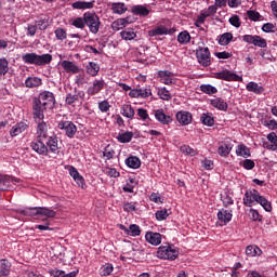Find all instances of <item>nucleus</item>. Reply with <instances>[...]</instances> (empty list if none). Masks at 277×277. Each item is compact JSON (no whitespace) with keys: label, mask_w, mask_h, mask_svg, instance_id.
<instances>
[{"label":"nucleus","mask_w":277,"mask_h":277,"mask_svg":"<svg viewBox=\"0 0 277 277\" xmlns=\"http://www.w3.org/2000/svg\"><path fill=\"white\" fill-rule=\"evenodd\" d=\"M243 206L252 208L256 203L260 205L266 212H272V202L258 189H248L242 198Z\"/></svg>","instance_id":"f257e3e1"},{"label":"nucleus","mask_w":277,"mask_h":277,"mask_svg":"<svg viewBox=\"0 0 277 277\" xmlns=\"http://www.w3.org/2000/svg\"><path fill=\"white\" fill-rule=\"evenodd\" d=\"M55 106V97L50 91H42L36 102V118L44 119L43 111L47 109H53Z\"/></svg>","instance_id":"f03ea898"},{"label":"nucleus","mask_w":277,"mask_h":277,"mask_svg":"<svg viewBox=\"0 0 277 277\" xmlns=\"http://www.w3.org/2000/svg\"><path fill=\"white\" fill-rule=\"evenodd\" d=\"M55 215H56V212L52 209H48L45 207H37L36 208L37 223L42 222V224L37 225V228L39 230H51V228H49L50 226L49 219L54 217Z\"/></svg>","instance_id":"7ed1b4c3"},{"label":"nucleus","mask_w":277,"mask_h":277,"mask_svg":"<svg viewBox=\"0 0 277 277\" xmlns=\"http://www.w3.org/2000/svg\"><path fill=\"white\" fill-rule=\"evenodd\" d=\"M84 17H85V26L89 27V31H91V34L96 36V34L100 31L101 24H102L100 16L96 13L85 12Z\"/></svg>","instance_id":"20e7f679"},{"label":"nucleus","mask_w":277,"mask_h":277,"mask_svg":"<svg viewBox=\"0 0 277 277\" xmlns=\"http://www.w3.org/2000/svg\"><path fill=\"white\" fill-rule=\"evenodd\" d=\"M156 256L161 260L173 261L179 256V251L172 248L169 243H167L166 246H161L158 248Z\"/></svg>","instance_id":"39448f33"},{"label":"nucleus","mask_w":277,"mask_h":277,"mask_svg":"<svg viewBox=\"0 0 277 277\" xmlns=\"http://www.w3.org/2000/svg\"><path fill=\"white\" fill-rule=\"evenodd\" d=\"M56 128L62 130L69 138H74L78 132V128L72 121L61 120L57 122Z\"/></svg>","instance_id":"423d86ee"},{"label":"nucleus","mask_w":277,"mask_h":277,"mask_svg":"<svg viewBox=\"0 0 277 277\" xmlns=\"http://www.w3.org/2000/svg\"><path fill=\"white\" fill-rule=\"evenodd\" d=\"M196 56L201 66L203 67L211 66V52L208 47L205 48L202 45H199L196 51Z\"/></svg>","instance_id":"0eeeda50"},{"label":"nucleus","mask_w":277,"mask_h":277,"mask_svg":"<svg viewBox=\"0 0 277 277\" xmlns=\"http://www.w3.org/2000/svg\"><path fill=\"white\" fill-rule=\"evenodd\" d=\"M242 41L260 49H266L268 47L267 40L259 35H245L242 36Z\"/></svg>","instance_id":"6e6552de"},{"label":"nucleus","mask_w":277,"mask_h":277,"mask_svg":"<svg viewBox=\"0 0 277 277\" xmlns=\"http://www.w3.org/2000/svg\"><path fill=\"white\" fill-rule=\"evenodd\" d=\"M214 79L217 80H224L227 82H240L242 81V77L237 75L236 72H233L228 69H223L222 71L214 72Z\"/></svg>","instance_id":"1a4fd4ad"},{"label":"nucleus","mask_w":277,"mask_h":277,"mask_svg":"<svg viewBox=\"0 0 277 277\" xmlns=\"http://www.w3.org/2000/svg\"><path fill=\"white\" fill-rule=\"evenodd\" d=\"M106 88L105 79L102 78H95L93 81H91V85L88 88L87 93L89 96H95L100 94L104 89Z\"/></svg>","instance_id":"9d476101"},{"label":"nucleus","mask_w":277,"mask_h":277,"mask_svg":"<svg viewBox=\"0 0 277 277\" xmlns=\"http://www.w3.org/2000/svg\"><path fill=\"white\" fill-rule=\"evenodd\" d=\"M50 124L44 122L43 119L37 121V140H48V131H49Z\"/></svg>","instance_id":"9b49d317"},{"label":"nucleus","mask_w":277,"mask_h":277,"mask_svg":"<svg viewBox=\"0 0 277 277\" xmlns=\"http://www.w3.org/2000/svg\"><path fill=\"white\" fill-rule=\"evenodd\" d=\"M216 217L219 219V222H221L224 225H227L233 220V210L221 208L219 210V213H216Z\"/></svg>","instance_id":"f8f14e48"},{"label":"nucleus","mask_w":277,"mask_h":277,"mask_svg":"<svg viewBox=\"0 0 277 277\" xmlns=\"http://www.w3.org/2000/svg\"><path fill=\"white\" fill-rule=\"evenodd\" d=\"M175 117L181 126H188L193 122V115L189 111L181 110Z\"/></svg>","instance_id":"ddd939ff"},{"label":"nucleus","mask_w":277,"mask_h":277,"mask_svg":"<svg viewBox=\"0 0 277 277\" xmlns=\"http://www.w3.org/2000/svg\"><path fill=\"white\" fill-rule=\"evenodd\" d=\"M84 96L83 91H78L77 88H75V93H67L65 103L69 106L76 104L79 102L80 98Z\"/></svg>","instance_id":"4468645a"},{"label":"nucleus","mask_w":277,"mask_h":277,"mask_svg":"<svg viewBox=\"0 0 277 277\" xmlns=\"http://www.w3.org/2000/svg\"><path fill=\"white\" fill-rule=\"evenodd\" d=\"M173 76L174 74L170 70H159L158 77L160 78V82L166 85L173 84Z\"/></svg>","instance_id":"2eb2a0df"},{"label":"nucleus","mask_w":277,"mask_h":277,"mask_svg":"<svg viewBox=\"0 0 277 277\" xmlns=\"http://www.w3.org/2000/svg\"><path fill=\"white\" fill-rule=\"evenodd\" d=\"M61 66L64 68V70L67 74H72V75H77L80 72V68L71 61H63L61 63Z\"/></svg>","instance_id":"dca6fc26"},{"label":"nucleus","mask_w":277,"mask_h":277,"mask_svg":"<svg viewBox=\"0 0 277 277\" xmlns=\"http://www.w3.org/2000/svg\"><path fill=\"white\" fill-rule=\"evenodd\" d=\"M210 105L221 111H227L228 109L227 102H225V100H222V97H214V100H210Z\"/></svg>","instance_id":"f3484780"},{"label":"nucleus","mask_w":277,"mask_h":277,"mask_svg":"<svg viewBox=\"0 0 277 277\" xmlns=\"http://www.w3.org/2000/svg\"><path fill=\"white\" fill-rule=\"evenodd\" d=\"M267 140L268 142L264 143V147L273 150V151H277V135L275 132H271L267 135Z\"/></svg>","instance_id":"a211bd4d"},{"label":"nucleus","mask_w":277,"mask_h":277,"mask_svg":"<svg viewBox=\"0 0 277 277\" xmlns=\"http://www.w3.org/2000/svg\"><path fill=\"white\" fill-rule=\"evenodd\" d=\"M145 239L148 243L153 245V246H159L161 245V234L159 233H153V232H148L145 235Z\"/></svg>","instance_id":"6ab92c4d"},{"label":"nucleus","mask_w":277,"mask_h":277,"mask_svg":"<svg viewBox=\"0 0 277 277\" xmlns=\"http://www.w3.org/2000/svg\"><path fill=\"white\" fill-rule=\"evenodd\" d=\"M155 118L163 126H168L173 121L170 116L164 115L162 109L155 110Z\"/></svg>","instance_id":"aec40b11"},{"label":"nucleus","mask_w":277,"mask_h":277,"mask_svg":"<svg viewBox=\"0 0 277 277\" xmlns=\"http://www.w3.org/2000/svg\"><path fill=\"white\" fill-rule=\"evenodd\" d=\"M126 166L133 170H138L142 166V161L136 156H130L124 160Z\"/></svg>","instance_id":"412c9836"},{"label":"nucleus","mask_w":277,"mask_h":277,"mask_svg":"<svg viewBox=\"0 0 277 277\" xmlns=\"http://www.w3.org/2000/svg\"><path fill=\"white\" fill-rule=\"evenodd\" d=\"M26 130H27V123L18 122L11 128L10 135L11 137H16L17 135H21V133H23Z\"/></svg>","instance_id":"4be33fe9"},{"label":"nucleus","mask_w":277,"mask_h":277,"mask_svg":"<svg viewBox=\"0 0 277 277\" xmlns=\"http://www.w3.org/2000/svg\"><path fill=\"white\" fill-rule=\"evenodd\" d=\"M120 114L128 119H134L135 117V110L131 104H122Z\"/></svg>","instance_id":"5701e85b"},{"label":"nucleus","mask_w":277,"mask_h":277,"mask_svg":"<svg viewBox=\"0 0 277 277\" xmlns=\"http://www.w3.org/2000/svg\"><path fill=\"white\" fill-rule=\"evenodd\" d=\"M246 89L248 92H252L254 94H263L265 91L263 85H260L258 82L254 81L248 82Z\"/></svg>","instance_id":"b1692460"},{"label":"nucleus","mask_w":277,"mask_h":277,"mask_svg":"<svg viewBox=\"0 0 277 277\" xmlns=\"http://www.w3.org/2000/svg\"><path fill=\"white\" fill-rule=\"evenodd\" d=\"M44 142L47 143V140H37L36 153H38L39 155H43V157H47L49 154V148Z\"/></svg>","instance_id":"393cba45"},{"label":"nucleus","mask_w":277,"mask_h":277,"mask_svg":"<svg viewBox=\"0 0 277 277\" xmlns=\"http://www.w3.org/2000/svg\"><path fill=\"white\" fill-rule=\"evenodd\" d=\"M12 189V177L0 175V192H9Z\"/></svg>","instance_id":"a878e982"},{"label":"nucleus","mask_w":277,"mask_h":277,"mask_svg":"<svg viewBox=\"0 0 277 277\" xmlns=\"http://www.w3.org/2000/svg\"><path fill=\"white\" fill-rule=\"evenodd\" d=\"M110 10L114 14L122 15L128 11V6L126 3L117 2V3H111Z\"/></svg>","instance_id":"bb28decb"},{"label":"nucleus","mask_w":277,"mask_h":277,"mask_svg":"<svg viewBox=\"0 0 277 277\" xmlns=\"http://www.w3.org/2000/svg\"><path fill=\"white\" fill-rule=\"evenodd\" d=\"M134 137V133L133 132H120L118 133L116 140L119 142V143H122V144H126V143H130Z\"/></svg>","instance_id":"cd10ccee"},{"label":"nucleus","mask_w":277,"mask_h":277,"mask_svg":"<svg viewBox=\"0 0 277 277\" xmlns=\"http://www.w3.org/2000/svg\"><path fill=\"white\" fill-rule=\"evenodd\" d=\"M47 146L49 147V149L51 150V153H56L58 150V140L55 135L52 136H48L47 141H45Z\"/></svg>","instance_id":"c85d7f7f"},{"label":"nucleus","mask_w":277,"mask_h":277,"mask_svg":"<svg viewBox=\"0 0 277 277\" xmlns=\"http://www.w3.org/2000/svg\"><path fill=\"white\" fill-rule=\"evenodd\" d=\"M101 71V66L95 62H89L87 66V72L91 77H96Z\"/></svg>","instance_id":"c756f323"},{"label":"nucleus","mask_w":277,"mask_h":277,"mask_svg":"<svg viewBox=\"0 0 277 277\" xmlns=\"http://www.w3.org/2000/svg\"><path fill=\"white\" fill-rule=\"evenodd\" d=\"M12 264L8 260L0 261V277L10 276V268Z\"/></svg>","instance_id":"7c9ffc66"},{"label":"nucleus","mask_w":277,"mask_h":277,"mask_svg":"<svg viewBox=\"0 0 277 277\" xmlns=\"http://www.w3.org/2000/svg\"><path fill=\"white\" fill-rule=\"evenodd\" d=\"M52 62V55L51 54H42V55H36V65L37 66H45Z\"/></svg>","instance_id":"2f4dec72"},{"label":"nucleus","mask_w":277,"mask_h":277,"mask_svg":"<svg viewBox=\"0 0 277 277\" xmlns=\"http://www.w3.org/2000/svg\"><path fill=\"white\" fill-rule=\"evenodd\" d=\"M236 155H237V157H243L245 159H247L248 157H251V150L249 147L241 144V145L237 146Z\"/></svg>","instance_id":"473e14b6"},{"label":"nucleus","mask_w":277,"mask_h":277,"mask_svg":"<svg viewBox=\"0 0 277 277\" xmlns=\"http://www.w3.org/2000/svg\"><path fill=\"white\" fill-rule=\"evenodd\" d=\"M132 13L140 16H148L150 14V10L145 5H135L132 8Z\"/></svg>","instance_id":"72a5a7b5"},{"label":"nucleus","mask_w":277,"mask_h":277,"mask_svg":"<svg viewBox=\"0 0 277 277\" xmlns=\"http://www.w3.org/2000/svg\"><path fill=\"white\" fill-rule=\"evenodd\" d=\"M168 34H169L168 28L164 27V26H162V25H160V26H158V27H156V28H154V29H150V30L148 31V35H149L150 37H155V36H167Z\"/></svg>","instance_id":"f704fd0d"},{"label":"nucleus","mask_w":277,"mask_h":277,"mask_svg":"<svg viewBox=\"0 0 277 277\" xmlns=\"http://www.w3.org/2000/svg\"><path fill=\"white\" fill-rule=\"evenodd\" d=\"M233 39L234 35L232 32H224L219 38V44H221V47H227V44H230Z\"/></svg>","instance_id":"c9c22d12"},{"label":"nucleus","mask_w":277,"mask_h":277,"mask_svg":"<svg viewBox=\"0 0 277 277\" xmlns=\"http://www.w3.org/2000/svg\"><path fill=\"white\" fill-rule=\"evenodd\" d=\"M95 1L85 2V1H77L72 3V8L77 10H87V9H93Z\"/></svg>","instance_id":"e433bc0d"},{"label":"nucleus","mask_w":277,"mask_h":277,"mask_svg":"<svg viewBox=\"0 0 277 277\" xmlns=\"http://www.w3.org/2000/svg\"><path fill=\"white\" fill-rule=\"evenodd\" d=\"M263 251L256 246H248L246 248V255L249 258L262 255Z\"/></svg>","instance_id":"4c0bfd02"},{"label":"nucleus","mask_w":277,"mask_h":277,"mask_svg":"<svg viewBox=\"0 0 277 277\" xmlns=\"http://www.w3.org/2000/svg\"><path fill=\"white\" fill-rule=\"evenodd\" d=\"M122 40H135L136 32L133 28H127L120 32Z\"/></svg>","instance_id":"58836bf2"},{"label":"nucleus","mask_w":277,"mask_h":277,"mask_svg":"<svg viewBox=\"0 0 277 277\" xmlns=\"http://www.w3.org/2000/svg\"><path fill=\"white\" fill-rule=\"evenodd\" d=\"M127 24H129L127 18H118L111 23V29L115 31L121 30L127 26Z\"/></svg>","instance_id":"ea45409f"},{"label":"nucleus","mask_w":277,"mask_h":277,"mask_svg":"<svg viewBox=\"0 0 277 277\" xmlns=\"http://www.w3.org/2000/svg\"><path fill=\"white\" fill-rule=\"evenodd\" d=\"M171 213H172L171 209H166L164 208V209H161V210H157L156 211V220L159 221V222L164 221V220H167V217L169 215H171Z\"/></svg>","instance_id":"a19ab883"},{"label":"nucleus","mask_w":277,"mask_h":277,"mask_svg":"<svg viewBox=\"0 0 277 277\" xmlns=\"http://www.w3.org/2000/svg\"><path fill=\"white\" fill-rule=\"evenodd\" d=\"M19 217H34L36 215V208H26L17 210Z\"/></svg>","instance_id":"79ce46f5"},{"label":"nucleus","mask_w":277,"mask_h":277,"mask_svg":"<svg viewBox=\"0 0 277 277\" xmlns=\"http://www.w3.org/2000/svg\"><path fill=\"white\" fill-rule=\"evenodd\" d=\"M232 149H233L232 145L222 143L221 146H219V155H221V157H228Z\"/></svg>","instance_id":"37998d69"},{"label":"nucleus","mask_w":277,"mask_h":277,"mask_svg":"<svg viewBox=\"0 0 277 277\" xmlns=\"http://www.w3.org/2000/svg\"><path fill=\"white\" fill-rule=\"evenodd\" d=\"M190 40H192V37L187 30L180 32L177 36V41L180 42V44H188Z\"/></svg>","instance_id":"c03bdc74"},{"label":"nucleus","mask_w":277,"mask_h":277,"mask_svg":"<svg viewBox=\"0 0 277 277\" xmlns=\"http://www.w3.org/2000/svg\"><path fill=\"white\" fill-rule=\"evenodd\" d=\"M249 217L250 220H252L253 222H263V216L262 214L259 212V210L251 208L249 210Z\"/></svg>","instance_id":"a18cd8bd"},{"label":"nucleus","mask_w":277,"mask_h":277,"mask_svg":"<svg viewBox=\"0 0 277 277\" xmlns=\"http://www.w3.org/2000/svg\"><path fill=\"white\" fill-rule=\"evenodd\" d=\"M114 272V265L110 263H106L100 268V276H110Z\"/></svg>","instance_id":"49530a36"},{"label":"nucleus","mask_w":277,"mask_h":277,"mask_svg":"<svg viewBox=\"0 0 277 277\" xmlns=\"http://www.w3.org/2000/svg\"><path fill=\"white\" fill-rule=\"evenodd\" d=\"M201 92L208 95H213L217 93V89L212 84H201L200 85Z\"/></svg>","instance_id":"de8ad7c7"},{"label":"nucleus","mask_w":277,"mask_h":277,"mask_svg":"<svg viewBox=\"0 0 277 277\" xmlns=\"http://www.w3.org/2000/svg\"><path fill=\"white\" fill-rule=\"evenodd\" d=\"M72 26L79 29H84L85 28V16L83 14V17H77L72 21L71 23Z\"/></svg>","instance_id":"09e8293b"},{"label":"nucleus","mask_w":277,"mask_h":277,"mask_svg":"<svg viewBox=\"0 0 277 277\" xmlns=\"http://www.w3.org/2000/svg\"><path fill=\"white\" fill-rule=\"evenodd\" d=\"M200 120H201V122H202L205 126H208V127H212V126H214V123H215L214 118L211 117V116H209L208 114H202Z\"/></svg>","instance_id":"8fccbe9b"},{"label":"nucleus","mask_w":277,"mask_h":277,"mask_svg":"<svg viewBox=\"0 0 277 277\" xmlns=\"http://www.w3.org/2000/svg\"><path fill=\"white\" fill-rule=\"evenodd\" d=\"M158 95L162 101H170L172 98L169 90L166 87H162L158 90Z\"/></svg>","instance_id":"3c124183"},{"label":"nucleus","mask_w":277,"mask_h":277,"mask_svg":"<svg viewBox=\"0 0 277 277\" xmlns=\"http://www.w3.org/2000/svg\"><path fill=\"white\" fill-rule=\"evenodd\" d=\"M24 64H36V53H27L22 56Z\"/></svg>","instance_id":"603ef678"},{"label":"nucleus","mask_w":277,"mask_h":277,"mask_svg":"<svg viewBox=\"0 0 277 277\" xmlns=\"http://www.w3.org/2000/svg\"><path fill=\"white\" fill-rule=\"evenodd\" d=\"M8 66H10V63H8V60L0 58V77L1 75H8V70H10Z\"/></svg>","instance_id":"864d4df0"},{"label":"nucleus","mask_w":277,"mask_h":277,"mask_svg":"<svg viewBox=\"0 0 277 277\" xmlns=\"http://www.w3.org/2000/svg\"><path fill=\"white\" fill-rule=\"evenodd\" d=\"M141 234H142V230H141L140 225L133 224V225L129 226V235L130 236L136 237V236H141Z\"/></svg>","instance_id":"5fc2aeb1"},{"label":"nucleus","mask_w":277,"mask_h":277,"mask_svg":"<svg viewBox=\"0 0 277 277\" xmlns=\"http://www.w3.org/2000/svg\"><path fill=\"white\" fill-rule=\"evenodd\" d=\"M247 15L249 17L250 21H253V22H258V21H261L262 18V15L261 13L256 12V11H247Z\"/></svg>","instance_id":"6e6d98bb"},{"label":"nucleus","mask_w":277,"mask_h":277,"mask_svg":"<svg viewBox=\"0 0 277 277\" xmlns=\"http://www.w3.org/2000/svg\"><path fill=\"white\" fill-rule=\"evenodd\" d=\"M217 12V8L216 5H210L208 10L202 11L201 14L203 15V17L208 18L212 15H214Z\"/></svg>","instance_id":"4d7b16f0"},{"label":"nucleus","mask_w":277,"mask_h":277,"mask_svg":"<svg viewBox=\"0 0 277 277\" xmlns=\"http://www.w3.org/2000/svg\"><path fill=\"white\" fill-rule=\"evenodd\" d=\"M241 166L245 170L252 171L255 168V162L252 159H246Z\"/></svg>","instance_id":"13d9d810"},{"label":"nucleus","mask_w":277,"mask_h":277,"mask_svg":"<svg viewBox=\"0 0 277 277\" xmlns=\"http://www.w3.org/2000/svg\"><path fill=\"white\" fill-rule=\"evenodd\" d=\"M115 154V149L110 148L109 146L105 147L103 150V157H105L107 160L114 159Z\"/></svg>","instance_id":"bf43d9fd"},{"label":"nucleus","mask_w":277,"mask_h":277,"mask_svg":"<svg viewBox=\"0 0 277 277\" xmlns=\"http://www.w3.org/2000/svg\"><path fill=\"white\" fill-rule=\"evenodd\" d=\"M105 174L109 177H113V179H118L120 177V172L117 171L116 168H106V172Z\"/></svg>","instance_id":"052dcab7"},{"label":"nucleus","mask_w":277,"mask_h":277,"mask_svg":"<svg viewBox=\"0 0 277 277\" xmlns=\"http://www.w3.org/2000/svg\"><path fill=\"white\" fill-rule=\"evenodd\" d=\"M138 92L141 98H148L150 95H153L150 88H140Z\"/></svg>","instance_id":"680f3d73"},{"label":"nucleus","mask_w":277,"mask_h":277,"mask_svg":"<svg viewBox=\"0 0 277 277\" xmlns=\"http://www.w3.org/2000/svg\"><path fill=\"white\" fill-rule=\"evenodd\" d=\"M110 104L107 100H103V102H100L98 108L102 113H107L110 109Z\"/></svg>","instance_id":"e2e57ef3"},{"label":"nucleus","mask_w":277,"mask_h":277,"mask_svg":"<svg viewBox=\"0 0 277 277\" xmlns=\"http://www.w3.org/2000/svg\"><path fill=\"white\" fill-rule=\"evenodd\" d=\"M228 22L236 28H239L241 26V21L238 15H233L232 17H229Z\"/></svg>","instance_id":"0e129e2a"},{"label":"nucleus","mask_w":277,"mask_h":277,"mask_svg":"<svg viewBox=\"0 0 277 277\" xmlns=\"http://www.w3.org/2000/svg\"><path fill=\"white\" fill-rule=\"evenodd\" d=\"M55 36H56L57 40H66V38H67V32H66V30L63 29V28H57V29L55 30Z\"/></svg>","instance_id":"69168bd1"},{"label":"nucleus","mask_w":277,"mask_h":277,"mask_svg":"<svg viewBox=\"0 0 277 277\" xmlns=\"http://www.w3.org/2000/svg\"><path fill=\"white\" fill-rule=\"evenodd\" d=\"M181 151L187 155H192V157L196 155V150L188 145L181 146Z\"/></svg>","instance_id":"338daca9"},{"label":"nucleus","mask_w":277,"mask_h":277,"mask_svg":"<svg viewBox=\"0 0 277 277\" xmlns=\"http://www.w3.org/2000/svg\"><path fill=\"white\" fill-rule=\"evenodd\" d=\"M137 116L140 117V119H142L143 121H146L147 119H149V114L146 109L144 108H140L137 109Z\"/></svg>","instance_id":"774afa93"}]
</instances>
